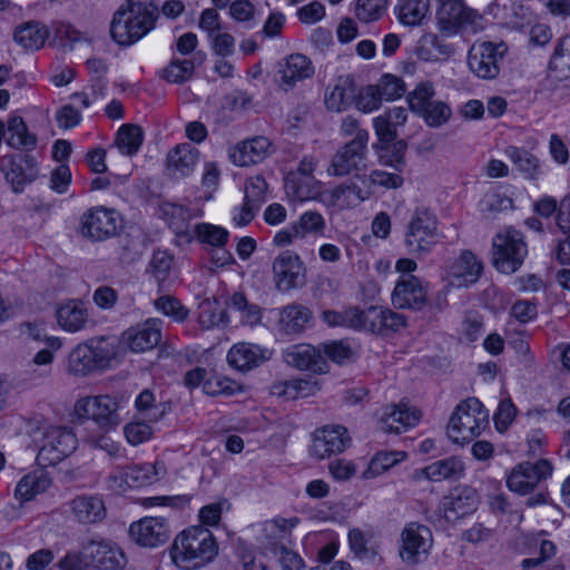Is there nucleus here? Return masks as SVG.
Masks as SVG:
<instances>
[{
  "label": "nucleus",
  "instance_id": "nucleus-1",
  "mask_svg": "<svg viewBox=\"0 0 570 570\" xmlns=\"http://www.w3.org/2000/svg\"><path fill=\"white\" fill-rule=\"evenodd\" d=\"M322 320L328 326H343L389 336L406 326V317L389 307L372 305L366 308L348 307L343 312L323 311Z\"/></svg>",
  "mask_w": 570,
  "mask_h": 570
},
{
  "label": "nucleus",
  "instance_id": "nucleus-2",
  "mask_svg": "<svg viewBox=\"0 0 570 570\" xmlns=\"http://www.w3.org/2000/svg\"><path fill=\"white\" fill-rule=\"evenodd\" d=\"M159 18L158 6L153 0H126L115 12L110 36L120 46H130L155 27Z\"/></svg>",
  "mask_w": 570,
  "mask_h": 570
},
{
  "label": "nucleus",
  "instance_id": "nucleus-3",
  "mask_svg": "<svg viewBox=\"0 0 570 570\" xmlns=\"http://www.w3.org/2000/svg\"><path fill=\"white\" fill-rule=\"evenodd\" d=\"M218 553L213 533L203 525L181 531L170 547L171 561L180 569L194 570L209 563Z\"/></svg>",
  "mask_w": 570,
  "mask_h": 570
},
{
  "label": "nucleus",
  "instance_id": "nucleus-4",
  "mask_svg": "<svg viewBox=\"0 0 570 570\" xmlns=\"http://www.w3.org/2000/svg\"><path fill=\"white\" fill-rule=\"evenodd\" d=\"M116 353L114 346L104 337L91 338L77 345L68 357V371L77 376L107 367Z\"/></svg>",
  "mask_w": 570,
  "mask_h": 570
},
{
  "label": "nucleus",
  "instance_id": "nucleus-5",
  "mask_svg": "<svg viewBox=\"0 0 570 570\" xmlns=\"http://www.w3.org/2000/svg\"><path fill=\"white\" fill-rule=\"evenodd\" d=\"M478 399L461 402L448 424V435L454 443L470 442L488 425V415L482 411Z\"/></svg>",
  "mask_w": 570,
  "mask_h": 570
},
{
  "label": "nucleus",
  "instance_id": "nucleus-6",
  "mask_svg": "<svg viewBox=\"0 0 570 570\" xmlns=\"http://www.w3.org/2000/svg\"><path fill=\"white\" fill-rule=\"evenodd\" d=\"M436 1L439 3L436 20L442 32L454 35L461 30L478 32L483 29V16L469 8L464 0Z\"/></svg>",
  "mask_w": 570,
  "mask_h": 570
},
{
  "label": "nucleus",
  "instance_id": "nucleus-7",
  "mask_svg": "<svg viewBox=\"0 0 570 570\" xmlns=\"http://www.w3.org/2000/svg\"><path fill=\"white\" fill-rule=\"evenodd\" d=\"M0 171L12 193L22 194L39 176V164L28 153H11L0 158Z\"/></svg>",
  "mask_w": 570,
  "mask_h": 570
},
{
  "label": "nucleus",
  "instance_id": "nucleus-8",
  "mask_svg": "<svg viewBox=\"0 0 570 570\" xmlns=\"http://www.w3.org/2000/svg\"><path fill=\"white\" fill-rule=\"evenodd\" d=\"M121 215L102 206L87 210L80 220V233L92 242H102L119 235L124 228Z\"/></svg>",
  "mask_w": 570,
  "mask_h": 570
},
{
  "label": "nucleus",
  "instance_id": "nucleus-9",
  "mask_svg": "<svg viewBox=\"0 0 570 570\" xmlns=\"http://www.w3.org/2000/svg\"><path fill=\"white\" fill-rule=\"evenodd\" d=\"M432 547L433 534L428 525L410 522L401 531L399 554L406 564L424 562Z\"/></svg>",
  "mask_w": 570,
  "mask_h": 570
},
{
  "label": "nucleus",
  "instance_id": "nucleus-10",
  "mask_svg": "<svg viewBox=\"0 0 570 570\" xmlns=\"http://www.w3.org/2000/svg\"><path fill=\"white\" fill-rule=\"evenodd\" d=\"M77 448V438L71 430L50 426L43 432L37 462L41 466L56 465Z\"/></svg>",
  "mask_w": 570,
  "mask_h": 570
},
{
  "label": "nucleus",
  "instance_id": "nucleus-11",
  "mask_svg": "<svg viewBox=\"0 0 570 570\" xmlns=\"http://www.w3.org/2000/svg\"><path fill=\"white\" fill-rule=\"evenodd\" d=\"M438 233V218L428 207H417L412 214L406 232L405 244L415 249H429L442 244Z\"/></svg>",
  "mask_w": 570,
  "mask_h": 570
},
{
  "label": "nucleus",
  "instance_id": "nucleus-12",
  "mask_svg": "<svg viewBox=\"0 0 570 570\" xmlns=\"http://www.w3.org/2000/svg\"><path fill=\"white\" fill-rule=\"evenodd\" d=\"M367 146H365V135L361 134L358 138H352L337 149L327 167L330 176L344 177L347 175H360L358 171L365 168Z\"/></svg>",
  "mask_w": 570,
  "mask_h": 570
},
{
  "label": "nucleus",
  "instance_id": "nucleus-13",
  "mask_svg": "<svg viewBox=\"0 0 570 570\" xmlns=\"http://www.w3.org/2000/svg\"><path fill=\"white\" fill-rule=\"evenodd\" d=\"M507 51L503 42L485 41L473 45L468 55L469 68L481 79H494L500 73V63Z\"/></svg>",
  "mask_w": 570,
  "mask_h": 570
},
{
  "label": "nucleus",
  "instance_id": "nucleus-14",
  "mask_svg": "<svg viewBox=\"0 0 570 570\" xmlns=\"http://www.w3.org/2000/svg\"><path fill=\"white\" fill-rule=\"evenodd\" d=\"M119 401L108 394L87 396L76 402L75 412L79 417L91 419L101 426H116L120 423Z\"/></svg>",
  "mask_w": 570,
  "mask_h": 570
},
{
  "label": "nucleus",
  "instance_id": "nucleus-15",
  "mask_svg": "<svg viewBox=\"0 0 570 570\" xmlns=\"http://www.w3.org/2000/svg\"><path fill=\"white\" fill-rule=\"evenodd\" d=\"M552 474V464L541 459L535 463L518 464L508 475V488L519 494L530 493L542 480Z\"/></svg>",
  "mask_w": 570,
  "mask_h": 570
},
{
  "label": "nucleus",
  "instance_id": "nucleus-16",
  "mask_svg": "<svg viewBox=\"0 0 570 570\" xmlns=\"http://www.w3.org/2000/svg\"><path fill=\"white\" fill-rule=\"evenodd\" d=\"M352 439L345 426L335 424L316 430L311 445V454L323 460L340 454L351 445Z\"/></svg>",
  "mask_w": 570,
  "mask_h": 570
},
{
  "label": "nucleus",
  "instance_id": "nucleus-17",
  "mask_svg": "<svg viewBox=\"0 0 570 570\" xmlns=\"http://www.w3.org/2000/svg\"><path fill=\"white\" fill-rule=\"evenodd\" d=\"M391 299L395 308L422 311L428 305V285L413 275L403 277L397 281Z\"/></svg>",
  "mask_w": 570,
  "mask_h": 570
},
{
  "label": "nucleus",
  "instance_id": "nucleus-18",
  "mask_svg": "<svg viewBox=\"0 0 570 570\" xmlns=\"http://www.w3.org/2000/svg\"><path fill=\"white\" fill-rule=\"evenodd\" d=\"M129 535L141 547L155 548L168 541L170 531L165 518L146 517L130 524Z\"/></svg>",
  "mask_w": 570,
  "mask_h": 570
},
{
  "label": "nucleus",
  "instance_id": "nucleus-19",
  "mask_svg": "<svg viewBox=\"0 0 570 570\" xmlns=\"http://www.w3.org/2000/svg\"><path fill=\"white\" fill-rule=\"evenodd\" d=\"M273 271L279 291H289L305 283V267L292 252L282 253L274 262Z\"/></svg>",
  "mask_w": 570,
  "mask_h": 570
},
{
  "label": "nucleus",
  "instance_id": "nucleus-20",
  "mask_svg": "<svg viewBox=\"0 0 570 570\" xmlns=\"http://www.w3.org/2000/svg\"><path fill=\"white\" fill-rule=\"evenodd\" d=\"M284 362L301 371L327 372V362L320 350L309 344H296L283 351Z\"/></svg>",
  "mask_w": 570,
  "mask_h": 570
},
{
  "label": "nucleus",
  "instance_id": "nucleus-21",
  "mask_svg": "<svg viewBox=\"0 0 570 570\" xmlns=\"http://www.w3.org/2000/svg\"><path fill=\"white\" fill-rule=\"evenodd\" d=\"M156 479L155 466L151 464L117 468L108 478V487L112 491L122 492L128 488H140Z\"/></svg>",
  "mask_w": 570,
  "mask_h": 570
},
{
  "label": "nucleus",
  "instance_id": "nucleus-22",
  "mask_svg": "<svg viewBox=\"0 0 570 570\" xmlns=\"http://www.w3.org/2000/svg\"><path fill=\"white\" fill-rule=\"evenodd\" d=\"M85 551L89 566L100 570H121L127 563L124 552L107 541H90Z\"/></svg>",
  "mask_w": 570,
  "mask_h": 570
},
{
  "label": "nucleus",
  "instance_id": "nucleus-23",
  "mask_svg": "<svg viewBox=\"0 0 570 570\" xmlns=\"http://www.w3.org/2000/svg\"><path fill=\"white\" fill-rule=\"evenodd\" d=\"M163 321L149 318L145 323L127 330L124 341L132 352H146L153 350L161 340Z\"/></svg>",
  "mask_w": 570,
  "mask_h": 570
},
{
  "label": "nucleus",
  "instance_id": "nucleus-24",
  "mask_svg": "<svg viewBox=\"0 0 570 570\" xmlns=\"http://www.w3.org/2000/svg\"><path fill=\"white\" fill-rule=\"evenodd\" d=\"M272 357V352L257 344L239 342L234 344L227 353V362L235 370L250 371Z\"/></svg>",
  "mask_w": 570,
  "mask_h": 570
},
{
  "label": "nucleus",
  "instance_id": "nucleus-25",
  "mask_svg": "<svg viewBox=\"0 0 570 570\" xmlns=\"http://www.w3.org/2000/svg\"><path fill=\"white\" fill-rule=\"evenodd\" d=\"M479 497L474 489L469 487L455 488L442 501L444 518L454 522L476 510Z\"/></svg>",
  "mask_w": 570,
  "mask_h": 570
},
{
  "label": "nucleus",
  "instance_id": "nucleus-26",
  "mask_svg": "<svg viewBox=\"0 0 570 570\" xmlns=\"http://www.w3.org/2000/svg\"><path fill=\"white\" fill-rule=\"evenodd\" d=\"M67 505L72 519L81 524L101 522L107 514L105 502L99 495H78Z\"/></svg>",
  "mask_w": 570,
  "mask_h": 570
},
{
  "label": "nucleus",
  "instance_id": "nucleus-27",
  "mask_svg": "<svg viewBox=\"0 0 570 570\" xmlns=\"http://www.w3.org/2000/svg\"><path fill=\"white\" fill-rule=\"evenodd\" d=\"M314 66L311 59L302 53H292L279 62L281 87L292 89L298 81L312 78Z\"/></svg>",
  "mask_w": 570,
  "mask_h": 570
},
{
  "label": "nucleus",
  "instance_id": "nucleus-28",
  "mask_svg": "<svg viewBox=\"0 0 570 570\" xmlns=\"http://www.w3.org/2000/svg\"><path fill=\"white\" fill-rule=\"evenodd\" d=\"M482 264L473 252H462L448 272L449 285L463 287L475 283L481 273Z\"/></svg>",
  "mask_w": 570,
  "mask_h": 570
},
{
  "label": "nucleus",
  "instance_id": "nucleus-29",
  "mask_svg": "<svg viewBox=\"0 0 570 570\" xmlns=\"http://www.w3.org/2000/svg\"><path fill=\"white\" fill-rule=\"evenodd\" d=\"M56 318L63 331L76 333L86 328L89 313L81 299H67L57 306Z\"/></svg>",
  "mask_w": 570,
  "mask_h": 570
},
{
  "label": "nucleus",
  "instance_id": "nucleus-30",
  "mask_svg": "<svg viewBox=\"0 0 570 570\" xmlns=\"http://www.w3.org/2000/svg\"><path fill=\"white\" fill-rule=\"evenodd\" d=\"M421 413L404 403L392 405L380 420V430L386 433H402L417 424Z\"/></svg>",
  "mask_w": 570,
  "mask_h": 570
},
{
  "label": "nucleus",
  "instance_id": "nucleus-31",
  "mask_svg": "<svg viewBox=\"0 0 570 570\" xmlns=\"http://www.w3.org/2000/svg\"><path fill=\"white\" fill-rule=\"evenodd\" d=\"M53 480L50 473L42 469H36L24 474L17 483L14 497L21 503L33 500L37 495L47 492L52 487Z\"/></svg>",
  "mask_w": 570,
  "mask_h": 570
},
{
  "label": "nucleus",
  "instance_id": "nucleus-32",
  "mask_svg": "<svg viewBox=\"0 0 570 570\" xmlns=\"http://www.w3.org/2000/svg\"><path fill=\"white\" fill-rule=\"evenodd\" d=\"M271 141L258 136L238 144L230 154L232 161L240 167L262 163L269 154Z\"/></svg>",
  "mask_w": 570,
  "mask_h": 570
},
{
  "label": "nucleus",
  "instance_id": "nucleus-33",
  "mask_svg": "<svg viewBox=\"0 0 570 570\" xmlns=\"http://www.w3.org/2000/svg\"><path fill=\"white\" fill-rule=\"evenodd\" d=\"M199 151L190 144H180L167 155V169L176 177H186L194 171Z\"/></svg>",
  "mask_w": 570,
  "mask_h": 570
},
{
  "label": "nucleus",
  "instance_id": "nucleus-34",
  "mask_svg": "<svg viewBox=\"0 0 570 570\" xmlns=\"http://www.w3.org/2000/svg\"><path fill=\"white\" fill-rule=\"evenodd\" d=\"M504 154L525 179L534 181L543 175L540 159L528 149L508 146Z\"/></svg>",
  "mask_w": 570,
  "mask_h": 570
},
{
  "label": "nucleus",
  "instance_id": "nucleus-35",
  "mask_svg": "<svg viewBox=\"0 0 570 570\" xmlns=\"http://www.w3.org/2000/svg\"><path fill=\"white\" fill-rule=\"evenodd\" d=\"M7 131L6 144L10 148L27 153L37 147L38 138L29 131L22 117L10 116L7 121Z\"/></svg>",
  "mask_w": 570,
  "mask_h": 570
},
{
  "label": "nucleus",
  "instance_id": "nucleus-36",
  "mask_svg": "<svg viewBox=\"0 0 570 570\" xmlns=\"http://www.w3.org/2000/svg\"><path fill=\"white\" fill-rule=\"evenodd\" d=\"M312 320V312L301 304L285 306L279 316V331L287 335L299 334L305 331Z\"/></svg>",
  "mask_w": 570,
  "mask_h": 570
},
{
  "label": "nucleus",
  "instance_id": "nucleus-37",
  "mask_svg": "<svg viewBox=\"0 0 570 570\" xmlns=\"http://www.w3.org/2000/svg\"><path fill=\"white\" fill-rule=\"evenodd\" d=\"M356 89L350 78H340L326 92V108L334 112H342L355 104Z\"/></svg>",
  "mask_w": 570,
  "mask_h": 570
},
{
  "label": "nucleus",
  "instance_id": "nucleus-38",
  "mask_svg": "<svg viewBox=\"0 0 570 570\" xmlns=\"http://www.w3.org/2000/svg\"><path fill=\"white\" fill-rule=\"evenodd\" d=\"M284 188L288 197L304 202L314 198L320 191L318 181L314 177L288 173L284 179Z\"/></svg>",
  "mask_w": 570,
  "mask_h": 570
},
{
  "label": "nucleus",
  "instance_id": "nucleus-39",
  "mask_svg": "<svg viewBox=\"0 0 570 570\" xmlns=\"http://www.w3.org/2000/svg\"><path fill=\"white\" fill-rule=\"evenodd\" d=\"M48 36V28L39 21H28L17 27L13 33L16 42L29 50L42 48Z\"/></svg>",
  "mask_w": 570,
  "mask_h": 570
},
{
  "label": "nucleus",
  "instance_id": "nucleus-40",
  "mask_svg": "<svg viewBox=\"0 0 570 570\" xmlns=\"http://www.w3.org/2000/svg\"><path fill=\"white\" fill-rule=\"evenodd\" d=\"M184 238L190 242L195 238L203 245H208L214 248L224 247L229 239V232L218 225L210 223H198L194 226L191 234H185Z\"/></svg>",
  "mask_w": 570,
  "mask_h": 570
},
{
  "label": "nucleus",
  "instance_id": "nucleus-41",
  "mask_svg": "<svg viewBox=\"0 0 570 570\" xmlns=\"http://www.w3.org/2000/svg\"><path fill=\"white\" fill-rule=\"evenodd\" d=\"M422 473L433 482L459 480L464 473V464L459 458L450 456L429 464Z\"/></svg>",
  "mask_w": 570,
  "mask_h": 570
},
{
  "label": "nucleus",
  "instance_id": "nucleus-42",
  "mask_svg": "<svg viewBox=\"0 0 570 570\" xmlns=\"http://www.w3.org/2000/svg\"><path fill=\"white\" fill-rule=\"evenodd\" d=\"M373 190L368 186L356 183L341 184L332 190V199L344 207H354L371 197Z\"/></svg>",
  "mask_w": 570,
  "mask_h": 570
},
{
  "label": "nucleus",
  "instance_id": "nucleus-43",
  "mask_svg": "<svg viewBox=\"0 0 570 570\" xmlns=\"http://www.w3.org/2000/svg\"><path fill=\"white\" fill-rule=\"evenodd\" d=\"M429 10V0H399L396 6L400 22L411 27L421 24Z\"/></svg>",
  "mask_w": 570,
  "mask_h": 570
},
{
  "label": "nucleus",
  "instance_id": "nucleus-44",
  "mask_svg": "<svg viewBox=\"0 0 570 570\" xmlns=\"http://www.w3.org/2000/svg\"><path fill=\"white\" fill-rule=\"evenodd\" d=\"M198 322L204 330L225 326L228 323L226 311L217 299L206 298L198 305Z\"/></svg>",
  "mask_w": 570,
  "mask_h": 570
},
{
  "label": "nucleus",
  "instance_id": "nucleus-45",
  "mask_svg": "<svg viewBox=\"0 0 570 570\" xmlns=\"http://www.w3.org/2000/svg\"><path fill=\"white\" fill-rule=\"evenodd\" d=\"M374 148L380 153V160L385 166L393 167L396 171L401 173L405 167V154L407 144L405 140H394L383 145H374Z\"/></svg>",
  "mask_w": 570,
  "mask_h": 570
},
{
  "label": "nucleus",
  "instance_id": "nucleus-46",
  "mask_svg": "<svg viewBox=\"0 0 570 570\" xmlns=\"http://www.w3.org/2000/svg\"><path fill=\"white\" fill-rule=\"evenodd\" d=\"M144 140V134L139 126L122 125L116 137V144L121 154L132 156L137 154Z\"/></svg>",
  "mask_w": 570,
  "mask_h": 570
},
{
  "label": "nucleus",
  "instance_id": "nucleus-47",
  "mask_svg": "<svg viewBox=\"0 0 570 570\" xmlns=\"http://www.w3.org/2000/svg\"><path fill=\"white\" fill-rule=\"evenodd\" d=\"M194 59H180L173 57L169 63L161 70V77L171 83H184L191 79L195 70Z\"/></svg>",
  "mask_w": 570,
  "mask_h": 570
},
{
  "label": "nucleus",
  "instance_id": "nucleus-48",
  "mask_svg": "<svg viewBox=\"0 0 570 570\" xmlns=\"http://www.w3.org/2000/svg\"><path fill=\"white\" fill-rule=\"evenodd\" d=\"M435 96L434 85L431 81L419 82L414 90L407 94L406 101L410 109L419 115L424 108H428L430 104H433Z\"/></svg>",
  "mask_w": 570,
  "mask_h": 570
},
{
  "label": "nucleus",
  "instance_id": "nucleus-49",
  "mask_svg": "<svg viewBox=\"0 0 570 570\" xmlns=\"http://www.w3.org/2000/svg\"><path fill=\"white\" fill-rule=\"evenodd\" d=\"M158 215L171 228L177 230L176 233L178 237H184L186 233H180L179 230L188 219L189 210L187 207L174 203H163L159 205Z\"/></svg>",
  "mask_w": 570,
  "mask_h": 570
},
{
  "label": "nucleus",
  "instance_id": "nucleus-50",
  "mask_svg": "<svg viewBox=\"0 0 570 570\" xmlns=\"http://www.w3.org/2000/svg\"><path fill=\"white\" fill-rule=\"evenodd\" d=\"M135 405L139 414L150 422L159 421L166 412V406L163 403L156 402L155 395L150 390L140 392Z\"/></svg>",
  "mask_w": 570,
  "mask_h": 570
},
{
  "label": "nucleus",
  "instance_id": "nucleus-51",
  "mask_svg": "<svg viewBox=\"0 0 570 570\" xmlns=\"http://www.w3.org/2000/svg\"><path fill=\"white\" fill-rule=\"evenodd\" d=\"M356 179H358L361 184L368 186L371 190L373 186H380L386 189H397L404 183V179L400 174L387 173L379 169L372 170L370 175H356Z\"/></svg>",
  "mask_w": 570,
  "mask_h": 570
},
{
  "label": "nucleus",
  "instance_id": "nucleus-52",
  "mask_svg": "<svg viewBox=\"0 0 570 570\" xmlns=\"http://www.w3.org/2000/svg\"><path fill=\"white\" fill-rule=\"evenodd\" d=\"M240 391L242 386L236 381L212 372H209V375L204 383V392L210 396H230Z\"/></svg>",
  "mask_w": 570,
  "mask_h": 570
},
{
  "label": "nucleus",
  "instance_id": "nucleus-53",
  "mask_svg": "<svg viewBox=\"0 0 570 570\" xmlns=\"http://www.w3.org/2000/svg\"><path fill=\"white\" fill-rule=\"evenodd\" d=\"M549 69L570 77V36L560 39L549 62Z\"/></svg>",
  "mask_w": 570,
  "mask_h": 570
},
{
  "label": "nucleus",
  "instance_id": "nucleus-54",
  "mask_svg": "<svg viewBox=\"0 0 570 570\" xmlns=\"http://www.w3.org/2000/svg\"><path fill=\"white\" fill-rule=\"evenodd\" d=\"M417 116L421 117L429 127L438 128L449 121L452 116V110L446 102L435 100Z\"/></svg>",
  "mask_w": 570,
  "mask_h": 570
},
{
  "label": "nucleus",
  "instance_id": "nucleus-55",
  "mask_svg": "<svg viewBox=\"0 0 570 570\" xmlns=\"http://www.w3.org/2000/svg\"><path fill=\"white\" fill-rule=\"evenodd\" d=\"M375 87L380 90L382 99L386 101L399 99L406 91V87L402 78L392 73L382 75L375 83Z\"/></svg>",
  "mask_w": 570,
  "mask_h": 570
},
{
  "label": "nucleus",
  "instance_id": "nucleus-56",
  "mask_svg": "<svg viewBox=\"0 0 570 570\" xmlns=\"http://www.w3.org/2000/svg\"><path fill=\"white\" fill-rule=\"evenodd\" d=\"M154 306L164 315L171 317L175 322H184L189 311L171 295H163L154 301Z\"/></svg>",
  "mask_w": 570,
  "mask_h": 570
},
{
  "label": "nucleus",
  "instance_id": "nucleus-57",
  "mask_svg": "<svg viewBox=\"0 0 570 570\" xmlns=\"http://www.w3.org/2000/svg\"><path fill=\"white\" fill-rule=\"evenodd\" d=\"M382 96L375 85H367L360 89L355 96V107L357 110L368 114L377 110L382 105Z\"/></svg>",
  "mask_w": 570,
  "mask_h": 570
},
{
  "label": "nucleus",
  "instance_id": "nucleus-58",
  "mask_svg": "<svg viewBox=\"0 0 570 570\" xmlns=\"http://www.w3.org/2000/svg\"><path fill=\"white\" fill-rule=\"evenodd\" d=\"M387 0H357L355 16L365 23L379 20L383 16Z\"/></svg>",
  "mask_w": 570,
  "mask_h": 570
},
{
  "label": "nucleus",
  "instance_id": "nucleus-59",
  "mask_svg": "<svg viewBox=\"0 0 570 570\" xmlns=\"http://www.w3.org/2000/svg\"><path fill=\"white\" fill-rule=\"evenodd\" d=\"M523 234L513 226L504 227L493 238V249H521L525 246Z\"/></svg>",
  "mask_w": 570,
  "mask_h": 570
},
{
  "label": "nucleus",
  "instance_id": "nucleus-60",
  "mask_svg": "<svg viewBox=\"0 0 570 570\" xmlns=\"http://www.w3.org/2000/svg\"><path fill=\"white\" fill-rule=\"evenodd\" d=\"M401 452H379L370 462L363 476L366 479L376 476L385 472L400 461Z\"/></svg>",
  "mask_w": 570,
  "mask_h": 570
},
{
  "label": "nucleus",
  "instance_id": "nucleus-61",
  "mask_svg": "<svg viewBox=\"0 0 570 570\" xmlns=\"http://www.w3.org/2000/svg\"><path fill=\"white\" fill-rule=\"evenodd\" d=\"M524 255L521 252H493L494 267L504 274L514 273L523 263Z\"/></svg>",
  "mask_w": 570,
  "mask_h": 570
},
{
  "label": "nucleus",
  "instance_id": "nucleus-62",
  "mask_svg": "<svg viewBox=\"0 0 570 570\" xmlns=\"http://www.w3.org/2000/svg\"><path fill=\"white\" fill-rule=\"evenodd\" d=\"M19 333L24 338H30L36 342H46L50 347L58 348L60 342L57 337H47L45 334L43 323L24 322L19 325Z\"/></svg>",
  "mask_w": 570,
  "mask_h": 570
},
{
  "label": "nucleus",
  "instance_id": "nucleus-63",
  "mask_svg": "<svg viewBox=\"0 0 570 570\" xmlns=\"http://www.w3.org/2000/svg\"><path fill=\"white\" fill-rule=\"evenodd\" d=\"M297 524V519H275L266 521L263 525V531L266 539L269 540H282L288 532Z\"/></svg>",
  "mask_w": 570,
  "mask_h": 570
},
{
  "label": "nucleus",
  "instance_id": "nucleus-64",
  "mask_svg": "<svg viewBox=\"0 0 570 570\" xmlns=\"http://www.w3.org/2000/svg\"><path fill=\"white\" fill-rule=\"evenodd\" d=\"M267 183L262 176L250 177L245 183L244 199L261 207L265 200Z\"/></svg>",
  "mask_w": 570,
  "mask_h": 570
}]
</instances>
